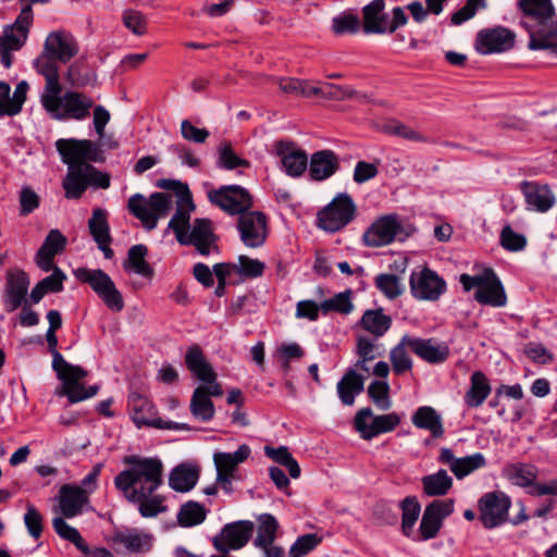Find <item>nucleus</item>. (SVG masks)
Listing matches in <instances>:
<instances>
[{"label":"nucleus","instance_id":"5fc2aeb1","mask_svg":"<svg viewBox=\"0 0 557 557\" xmlns=\"http://www.w3.org/2000/svg\"><path fill=\"white\" fill-rule=\"evenodd\" d=\"M403 522L401 528L406 536H409L420 515V504L414 497H407L401 503Z\"/></svg>","mask_w":557,"mask_h":557},{"label":"nucleus","instance_id":"864d4df0","mask_svg":"<svg viewBox=\"0 0 557 557\" xmlns=\"http://www.w3.org/2000/svg\"><path fill=\"white\" fill-rule=\"evenodd\" d=\"M52 525L58 533L59 536L62 539L73 543L79 550L86 549V543L82 539L79 532L70 525L65 520L64 517H55L52 520Z\"/></svg>","mask_w":557,"mask_h":557},{"label":"nucleus","instance_id":"680f3d73","mask_svg":"<svg viewBox=\"0 0 557 557\" xmlns=\"http://www.w3.org/2000/svg\"><path fill=\"white\" fill-rule=\"evenodd\" d=\"M181 134L184 139L196 144H203L210 133L206 128H198L193 125L188 120H183L181 123Z\"/></svg>","mask_w":557,"mask_h":557},{"label":"nucleus","instance_id":"603ef678","mask_svg":"<svg viewBox=\"0 0 557 557\" xmlns=\"http://www.w3.org/2000/svg\"><path fill=\"white\" fill-rule=\"evenodd\" d=\"M375 286L388 299H395L404 292V285L395 274L377 275L375 277Z\"/></svg>","mask_w":557,"mask_h":557},{"label":"nucleus","instance_id":"f8f14e48","mask_svg":"<svg viewBox=\"0 0 557 557\" xmlns=\"http://www.w3.org/2000/svg\"><path fill=\"white\" fill-rule=\"evenodd\" d=\"M510 497L500 491L485 493L478 503L480 521L485 529L497 528L508 521Z\"/></svg>","mask_w":557,"mask_h":557},{"label":"nucleus","instance_id":"f257e3e1","mask_svg":"<svg viewBox=\"0 0 557 557\" xmlns=\"http://www.w3.org/2000/svg\"><path fill=\"white\" fill-rule=\"evenodd\" d=\"M55 145L62 161L69 166L63 181L66 198H81L89 185L104 189L110 186V176L89 164L90 161L102 160L96 144L87 139H59Z\"/></svg>","mask_w":557,"mask_h":557},{"label":"nucleus","instance_id":"0eeeda50","mask_svg":"<svg viewBox=\"0 0 557 557\" xmlns=\"http://www.w3.org/2000/svg\"><path fill=\"white\" fill-rule=\"evenodd\" d=\"M357 215V206L347 193L337 194L332 201L318 212L317 225L329 233H336Z\"/></svg>","mask_w":557,"mask_h":557},{"label":"nucleus","instance_id":"1a4fd4ad","mask_svg":"<svg viewBox=\"0 0 557 557\" xmlns=\"http://www.w3.org/2000/svg\"><path fill=\"white\" fill-rule=\"evenodd\" d=\"M74 275L81 282L89 284L110 310L120 312L124 308L122 294L111 277L102 270L78 268L74 271Z\"/></svg>","mask_w":557,"mask_h":557},{"label":"nucleus","instance_id":"de8ad7c7","mask_svg":"<svg viewBox=\"0 0 557 557\" xmlns=\"http://www.w3.org/2000/svg\"><path fill=\"white\" fill-rule=\"evenodd\" d=\"M320 307L324 314L329 312L349 314L354 310V304L351 302V290L346 289L345 292L338 293L335 296L323 300L320 304Z\"/></svg>","mask_w":557,"mask_h":557},{"label":"nucleus","instance_id":"39448f33","mask_svg":"<svg viewBox=\"0 0 557 557\" xmlns=\"http://www.w3.org/2000/svg\"><path fill=\"white\" fill-rule=\"evenodd\" d=\"M52 368L57 372L58 377L62 381V387L58 394L60 396H66L72 404L85 400L97 394L98 386H89L86 388L81 383L87 375V372L81 367L66 362L61 354H55L52 360Z\"/></svg>","mask_w":557,"mask_h":557},{"label":"nucleus","instance_id":"f3484780","mask_svg":"<svg viewBox=\"0 0 557 557\" xmlns=\"http://www.w3.org/2000/svg\"><path fill=\"white\" fill-rule=\"evenodd\" d=\"M282 169L290 177H300L309 169L308 156L294 141L277 140L273 146Z\"/></svg>","mask_w":557,"mask_h":557},{"label":"nucleus","instance_id":"37998d69","mask_svg":"<svg viewBox=\"0 0 557 557\" xmlns=\"http://www.w3.org/2000/svg\"><path fill=\"white\" fill-rule=\"evenodd\" d=\"M423 492L428 496H444L453 486V479L444 469L429 475H424L421 480Z\"/></svg>","mask_w":557,"mask_h":557},{"label":"nucleus","instance_id":"774afa93","mask_svg":"<svg viewBox=\"0 0 557 557\" xmlns=\"http://www.w3.org/2000/svg\"><path fill=\"white\" fill-rule=\"evenodd\" d=\"M51 270L53 271L52 274L41 280L40 284L48 293H59L63 289V282L66 276L62 270L55 265H53Z\"/></svg>","mask_w":557,"mask_h":557},{"label":"nucleus","instance_id":"f03ea898","mask_svg":"<svg viewBox=\"0 0 557 557\" xmlns=\"http://www.w3.org/2000/svg\"><path fill=\"white\" fill-rule=\"evenodd\" d=\"M176 197L175 213L168 225L174 232L176 240L182 245H193L201 256L219 253L218 237L214 234L211 221L196 219L190 224V215L195 210V205L187 187Z\"/></svg>","mask_w":557,"mask_h":557},{"label":"nucleus","instance_id":"a211bd4d","mask_svg":"<svg viewBox=\"0 0 557 557\" xmlns=\"http://www.w3.org/2000/svg\"><path fill=\"white\" fill-rule=\"evenodd\" d=\"M240 239L249 248L261 247L267 238V218L260 211H247L238 218Z\"/></svg>","mask_w":557,"mask_h":557},{"label":"nucleus","instance_id":"ea45409f","mask_svg":"<svg viewBox=\"0 0 557 557\" xmlns=\"http://www.w3.org/2000/svg\"><path fill=\"white\" fill-rule=\"evenodd\" d=\"M199 472L197 467L191 465H180L175 467L169 478V485L176 492H188L197 483Z\"/></svg>","mask_w":557,"mask_h":557},{"label":"nucleus","instance_id":"dca6fc26","mask_svg":"<svg viewBox=\"0 0 557 557\" xmlns=\"http://www.w3.org/2000/svg\"><path fill=\"white\" fill-rule=\"evenodd\" d=\"M255 524L249 520H239L225 524L219 534L213 537L216 550L227 554L244 547L251 539Z\"/></svg>","mask_w":557,"mask_h":557},{"label":"nucleus","instance_id":"052dcab7","mask_svg":"<svg viewBox=\"0 0 557 557\" xmlns=\"http://www.w3.org/2000/svg\"><path fill=\"white\" fill-rule=\"evenodd\" d=\"M24 523L30 536L36 540L40 537L42 532V516L33 504L26 505Z\"/></svg>","mask_w":557,"mask_h":557},{"label":"nucleus","instance_id":"8fccbe9b","mask_svg":"<svg viewBox=\"0 0 557 557\" xmlns=\"http://www.w3.org/2000/svg\"><path fill=\"white\" fill-rule=\"evenodd\" d=\"M408 344L404 343V337L389 352L393 371L400 375L412 369V360L407 351Z\"/></svg>","mask_w":557,"mask_h":557},{"label":"nucleus","instance_id":"393cba45","mask_svg":"<svg viewBox=\"0 0 557 557\" xmlns=\"http://www.w3.org/2000/svg\"><path fill=\"white\" fill-rule=\"evenodd\" d=\"M520 189L524 196L528 209L546 212L555 205V196L547 185L535 182H522Z\"/></svg>","mask_w":557,"mask_h":557},{"label":"nucleus","instance_id":"c9c22d12","mask_svg":"<svg viewBox=\"0 0 557 557\" xmlns=\"http://www.w3.org/2000/svg\"><path fill=\"white\" fill-rule=\"evenodd\" d=\"M251 454L248 445H240L235 453L218 451L213 455V461L218 474L234 475L238 465L243 463Z\"/></svg>","mask_w":557,"mask_h":557},{"label":"nucleus","instance_id":"e2e57ef3","mask_svg":"<svg viewBox=\"0 0 557 557\" xmlns=\"http://www.w3.org/2000/svg\"><path fill=\"white\" fill-rule=\"evenodd\" d=\"M264 264L257 260L250 259L247 256H239L238 258V272L247 277H258L262 275Z\"/></svg>","mask_w":557,"mask_h":557},{"label":"nucleus","instance_id":"4c0bfd02","mask_svg":"<svg viewBox=\"0 0 557 557\" xmlns=\"http://www.w3.org/2000/svg\"><path fill=\"white\" fill-rule=\"evenodd\" d=\"M163 463L158 457L141 458V492L156 491L163 482Z\"/></svg>","mask_w":557,"mask_h":557},{"label":"nucleus","instance_id":"bf43d9fd","mask_svg":"<svg viewBox=\"0 0 557 557\" xmlns=\"http://www.w3.org/2000/svg\"><path fill=\"white\" fill-rule=\"evenodd\" d=\"M320 541V537L315 534H305L299 536L290 546L288 557H302L307 555L319 545Z\"/></svg>","mask_w":557,"mask_h":557},{"label":"nucleus","instance_id":"bb28decb","mask_svg":"<svg viewBox=\"0 0 557 557\" xmlns=\"http://www.w3.org/2000/svg\"><path fill=\"white\" fill-rule=\"evenodd\" d=\"M28 88V83L21 81L11 96L10 85L0 82V116H14L18 114L26 101Z\"/></svg>","mask_w":557,"mask_h":557},{"label":"nucleus","instance_id":"49530a36","mask_svg":"<svg viewBox=\"0 0 557 557\" xmlns=\"http://www.w3.org/2000/svg\"><path fill=\"white\" fill-rule=\"evenodd\" d=\"M206 516L207 512L202 505L196 502H188L181 507L177 520L180 525L189 528L202 523Z\"/></svg>","mask_w":557,"mask_h":557},{"label":"nucleus","instance_id":"473e14b6","mask_svg":"<svg viewBox=\"0 0 557 557\" xmlns=\"http://www.w3.org/2000/svg\"><path fill=\"white\" fill-rule=\"evenodd\" d=\"M55 58L49 55L45 51L35 60V67L39 74H41L45 79V88L40 96V101L44 98H48V96H54L58 90H62L61 84L59 82V70L57 66Z\"/></svg>","mask_w":557,"mask_h":557},{"label":"nucleus","instance_id":"6e6d98bb","mask_svg":"<svg viewBox=\"0 0 557 557\" xmlns=\"http://www.w3.org/2000/svg\"><path fill=\"white\" fill-rule=\"evenodd\" d=\"M388 393L389 385L386 381H373L368 387L369 397L381 410H387L392 406Z\"/></svg>","mask_w":557,"mask_h":557},{"label":"nucleus","instance_id":"6ab92c4d","mask_svg":"<svg viewBox=\"0 0 557 557\" xmlns=\"http://www.w3.org/2000/svg\"><path fill=\"white\" fill-rule=\"evenodd\" d=\"M455 502L451 498L436 499L429 504L420 522L421 537L426 541L434 539L442 528L443 520L454 511Z\"/></svg>","mask_w":557,"mask_h":557},{"label":"nucleus","instance_id":"09e8293b","mask_svg":"<svg viewBox=\"0 0 557 557\" xmlns=\"http://www.w3.org/2000/svg\"><path fill=\"white\" fill-rule=\"evenodd\" d=\"M486 459L483 454L475 453L470 456L458 458L453 466V473L457 479H463L473 471L485 467Z\"/></svg>","mask_w":557,"mask_h":557},{"label":"nucleus","instance_id":"13d9d810","mask_svg":"<svg viewBox=\"0 0 557 557\" xmlns=\"http://www.w3.org/2000/svg\"><path fill=\"white\" fill-rule=\"evenodd\" d=\"M360 20L352 13H343L333 18L332 28L335 34H354L359 29Z\"/></svg>","mask_w":557,"mask_h":557},{"label":"nucleus","instance_id":"2f4dec72","mask_svg":"<svg viewBox=\"0 0 557 557\" xmlns=\"http://www.w3.org/2000/svg\"><path fill=\"white\" fill-rule=\"evenodd\" d=\"M42 51L66 63L76 54L77 48L72 37L62 32H54L47 36Z\"/></svg>","mask_w":557,"mask_h":557},{"label":"nucleus","instance_id":"9d476101","mask_svg":"<svg viewBox=\"0 0 557 557\" xmlns=\"http://www.w3.org/2000/svg\"><path fill=\"white\" fill-rule=\"evenodd\" d=\"M185 363L187 369L199 381L205 383L197 386V388H202L203 393L208 395L209 398L220 397L223 395V388L216 381L218 375L199 346L193 345L187 349Z\"/></svg>","mask_w":557,"mask_h":557},{"label":"nucleus","instance_id":"2eb2a0df","mask_svg":"<svg viewBox=\"0 0 557 557\" xmlns=\"http://www.w3.org/2000/svg\"><path fill=\"white\" fill-rule=\"evenodd\" d=\"M401 421L396 412L373 417L370 408H363L355 417V428L363 440L392 432Z\"/></svg>","mask_w":557,"mask_h":557},{"label":"nucleus","instance_id":"5701e85b","mask_svg":"<svg viewBox=\"0 0 557 557\" xmlns=\"http://www.w3.org/2000/svg\"><path fill=\"white\" fill-rule=\"evenodd\" d=\"M173 203V196L164 193H154L145 202L141 197V225L147 230L154 228L158 220L170 213Z\"/></svg>","mask_w":557,"mask_h":557},{"label":"nucleus","instance_id":"aec40b11","mask_svg":"<svg viewBox=\"0 0 557 557\" xmlns=\"http://www.w3.org/2000/svg\"><path fill=\"white\" fill-rule=\"evenodd\" d=\"M401 225L396 215L377 219L363 234V243L368 247H382L397 238Z\"/></svg>","mask_w":557,"mask_h":557},{"label":"nucleus","instance_id":"0e129e2a","mask_svg":"<svg viewBox=\"0 0 557 557\" xmlns=\"http://www.w3.org/2000/svg\"><path fill=\"white\" fill-rule=\"evenodd\" d=\"M277 352L285 371L289 369L292 360L300 359L305 355L304 349L297 343L283 344Z\"/></svg>","mask_w":557,"mask_h":557},{"label":"nucleus","instance_id":"a18cd8bd","mask_svg":"<svg viewBox=\"0 0 557 557\" xmlns=\"http://www.w3.org/2000/svg\"><path fill=\"white\" fill-rule=\"evenodd\" d=\"M360 324L366 331L380 337L389 330L392 319L384 314L382 309L367 310L360 320Z\"/></svg>","mask_w":557,"mask_h":557},{"label":"nucleus","instance_id":"ddd939ff","mask_svg":"<svg viewBox=\"0 0 557 557\" xmlns=\"http://www.w3.org/2000/svg\"><path fill=\"white\" fill-rule=\"evenodd\" d=\"M257 534L252 545L259 557H285V549L276 543L280 529L278 521L271 513H261L257 518Z\"/></svg>","mask_w":557,"mask_h":557},{"label":"nucleus","instance_id":"338daca9","mask_svg":"<svg viewBox=\"0 0 557 557\" xmlns=\"http://www.w3.org/2000/svg\"><path fill=\"white\" fill-rule=\"evenodd\" d=\"M485 7L481 5L478 0H467L466 4L451 15L450 22L453 25H461L472 18L479 9H484Z\"/></svg>","mask_w":557,"mask_h":557},{"label":"nucleus","instance_id":"6e6552de","mask_svg":"<svg viewBox=\"0 0 557 557\" xmlns=\"http://www.w3.org/2000/svg\"><path fill=\"white\" fill-rule=\"evenodd\" d=\"M32 23L33 11L30 5H26L15 22L4 27L0 36V58L4 67L12 65L11 52L20 50L26 42Z\"/></svg>","mask_w":557,"mask_h":557},{"label":"nucleus","instance_id":"7c9ffc66","mask_svg":"<svg viewBox=\"0 0 557 557\" xmlns=\"http://www.w3.org/2000/svg\"><path fill=\"white\" fill-rule=\"evenodd\" d=\"M339 162L332 150H320L311 154L309 162V176L312 181H324L337 172Z\"/></svg>","mask_w":557,"mask_h":557},{"label":"nucleus","instance_id":"423d86ee","mask_svg":"<svg viewBox=\"0 0 557 557\" xmlns=\"http://www.w3.org/2000/svg\"><path fill=\"white\" fill-rule=\"evenodd\" d=\"M61 91L58 90L54 96H48L40 101L53 119L84 120L89 115V110L94 106L91 98L75 91H67L61 97Z\"/></svg>","mask_w":557,"mask_h":557},{"label":"nucleus","instance_id":"f704fd0d","mask_svg":"<svg viewBox=\"0 0 557 557\" xmlns=\"http://www.w3.org/2000/svg\"><path fill=\"white\" fill-rule=\"evenodd\" d=\"M412 424L421 430H426L435 438L444 434L441 414L431 406L419 407L411 417Z\"/></svg>","mask_w":557,"mask_h":557},{"label":"nucleus","instance_id":"b1692460","mask_svg":"<svg viewBox=\"0 0 557 557\" xmlns=\"http://www.w3.org/2000/svg\"><path fill=\"white\" fill-rule=\"evenodd\" d=\"M59 509L64 518H74L82 513L89 496L81 486L64 484L59 491Z\"/></svg>","mask_w":557,"mask_h":557},{"label":"nucleus","instance_id":"4d7b16f0","mask_svg":"<svg viewBox=\"0 0 557 557\" xmlns=\"http://www.w3.org/2000/svg\"><path fill=\"white\" fill-rule=\"evenodd\" d=\"M500 245L508 251H521L527 246V238L524 235L516 233L510 225H506L500 233Z\"/></svg>","mask_w":557,"mask_h":557},{"label":"nucleus","instance_id":"9b49d317","mask_svg":"<svg viewBox=\"0 0 557 557\" xmlns=\"http://www.w3.org/2000/svg\"><path fill=\"white\" fill-rule=\"evenodd\" d=\"M210 202L230 215H242L252 207V198L239 185H225L208 193Z\"/></svg>","mask_w":557,"mask_h":557},{"label":"nucleus","instance_id":"412c9836","mask_svg":"<svg viewBox=\"0 0 557 557\" xmlns=\"http://www.w3.org/2000/svg\"><path fill=\"white\" fill-rule=\"evenodd\" d=\"M515 35L504 27L479 32L475 49L481 54L499 53L513 47Z\"/></svg>","mask_w":557,"mask_h":557},{"label":"nucleus","instance_id":"e433bc0d","mask_svg":"<svg viewBox=\"0 0 557 557\" xmlns=\"http://www.w3.org/2000/svg\"><path fill=\"white\" fill-rule=\"evenodd\" d=\"M364 379L358 374L356 369H349L337 383V394L341 401L346 406H351L355 398L363 391Z\"/></svg>","mask_w":557,"mask_h":557},{"label":"nucleus","instance_id":"72a5a7b5","mask_svg":"<svg viewBox=\"0 0 557 557\" xmlns=\"http://www.w3.org/2000/svg\"><path fill=\"white\" fill-rule=\"evenodd\" d=\"M385 1L373 0L362 9L363 30L367 34H385L384 28L388 24L389 14L385 13Z\"/></svg>","mask_w":557,"mask_h":557},{"label":"nucleus","instance_id":"20e7f679","mask_svg":"<svg viewBox=\"0 0 557 557\" xmlns=\"http://www.w3.org/2000/svg\"><path fill=\"white\" fill-rule=\"evenodd\" d=\"M459 282L466 292L475 288L474 299L481 305L500 308L507 304L503 283L491 268H484L474 275L461 274Z\"/></svg>","mask_w":557,"mask_h":557},{"label":"nucleus","instance_id":"69168bd1","mask_svg":"<svg viewBox=\"0 0 557 557\" xmlns=\"http://www.w3.org/2000/svg\"><path fill=\"white\" fill-rule=\"evenodd\" d=\"M164 511L166 506L162 496L144 497L141 494V517H156Z\"/></svg>","mask_w":557,"mask_h":557},{"label":"nucleus","instance_id":"58836bf2","mask_svg":"<svg viewBox=\"0 0 557 557\" xmlns=\"http://www.w3.org/2000/svg\"><path fill=\"white\" fill-rule=\"evenodd\" d=\"M491 385L486 375L475 371L470 377V387L466 392L465 403L470 408L480 407L491 394Z\"/></svg>","mask_w":557,"mask_h":557},{"label":"nucleus","instance_id":"c85d7f7f","mask_svg":"<svg viewBox=\"0 0 557 557\" xmlns=\"http://www.w3.org/2000/svg\"><path fill=\"white\" fill-rule=\"evenodd\" d=\"M29 287V280L24 271L17 270L8 273L4 301L9 311L16 310L25 300Z\"/></svg>","mask_w":557,"mask_h":557},{"label":"nucleus","instance_id":"4468645a","mask_svg":"<svg viewBox=\"0 0 557 557\" xmlns=\"http://www.w3.org/2000/svg\"><path fill=\"white\" fill-rule=\"evenodd\" d=\"M409 285L418 300L436 301L446 290V282L429 268L411 272Z\"/></svg>","mask_w":557,"mask_h":557},{"label":"nucleus","instance_id":"cd10ccee","mask_svg":"<svg viewBox=\"0 0 557 557\" xmlns=\"http://www.w3.org/2000/svg\"><path fill=\"white\" fill-rule=\"evenodd\" d=\"M66 237L59 230H51L36 255L37 265L45 272L53 268V258L66 246Z\"/></svg>","mask_w":557,"mask_h":557},{"label":"nucleus","instance_id":"4be33fe9","mask_svg":"<svg viewBox=\"0 0 557 557\" xmlns=\"http://www.w3.org/2000/svg\"><path fill=\"white\" fill-rule=\"evenodd\" d=\"M404 343L408 344L410 351L429 363L444 362L449 356L448 346L434 338H419L405 335Z\"/></svg>","mask_w":557,"mask_h":557},{"label":"nucleus","instance_id":"c03bdc74","mask_svg":"<svg viewBox=\"0 0 557 557\" xmlns=\"http://www.w3.org/2000/svg\"><path fill=\"white\" fill-rule=\"evenodd\" d=\"M141 411H147V413L150 414L141 417V425H147L160 430H190V426L187 423L165 421L162 418L158 417L156 407L147 399L141 398Z\"/></svg>","mask_w":557,"mask_h":557},{"label":"nucleus","instance_id":"c756f323","mask_svg":"<svg viewBox=\"0 0 557 557\" xmlns=\"http://www.w3.org/2000/svg\"><path fill=\"white\" fill-rule=\"evenodd\" d=\"M124 463L134 465L135 467L122 471L114 479V484L127 500L137 503L139 502V460L136 456H127L124 458Z\"/></svg>","mask_w":557,"mask_h":557},{"label":"nucleus","instance_id":"3c124183","mask_svg":"<svg viewBox=\"0 0 557 557\" xmlns=\"http://www.w3.org/2000/svg\"><path fill=\"white\" fill-rule=\"evenodd\" d=\"M219 159L218 165L225 170H234L237 168H249L250 162L246 159L238 157L227 141L220 144L218 148Z\"/></svg>","mask_w":557,"mask_h":557},{"label":"nucleus","instance_id":"a878e982","mask_svg":"<svg viewBox=\"0 0 557 557\" xmlns=\"http://www.w3.org/2000/svg\"><path fill=\"white\" fill-rule=\"evenodd\" d=\"M88 228L98 248L103 252L107 259H111L113 257V250L110 248L112 237L107 211L101 208H96L88 221Z\"/></svg>","mask_w":557,"mask_h":557},{"label":"nucleus","instance_id":"79ce46f5","mask_svg":"<svg viewBox=\"0 0 557 557\" xmlns=\"http://www.w3.org/2000/svg\"><path fill=\"white\" fill-rule=\"evenodd\" d=\"M191 416L200 422H209L214 418L215 408L211 398L208 397L202 388H195L189 404Z\"/></svg>","mask_w":557,"mask_h":557},{"label":"nucleus","instance_id":"a19ab883","mask_svg":"<svg viewBox=\"0 0 557 557\" xmlns=\"http://www.w3.org/2000/svg\"><path fill=\"white\" fill-rule=\"evenodd\" d=\"M503 475L513 485L527 488L537 479V468L523 462L510 463L504 468Z\"/></svg>","mask_w":557,"mask_h":557},{"label":"nucleus","instance_id":"7ed1b4c3","mask_svg":"<svg viewBox=\"0 0 557 557\" xmlns=\"http://www.w3.org/2000/svg\"><path fill=\"white\" fill-rule=\"evenodd\" d=\"M518 7L523 13L521 25L530 36L528 44L531 50H544L554 46L553 39L557 34L554 23L555 9L552 0H518Z\"/></svg>","mask_w":557,"mask_h":557}]
</instances>
